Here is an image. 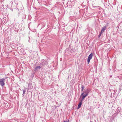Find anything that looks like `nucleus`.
<instances>
[{
	"label": "nucleus",
	"mask_w": 122,
	"mask_h": 122,
	"mask_svg": "<svg viewBox=\"0 0 122 122\" xmlns=\"http://www.w3.org/2000/svg\"><path fill=\"white\" fill-rule=\"evenodd\" d=\"M47 63V62L46 61H43L42 64L43 65H45V64H46Z\"/></svg>",
	"instance_id": "obj_9"
},
{
	"label": "nucleus",
	"mask_w": 122,
	"mask_h": 122,
	"mask_svg": "<svg viewBox=\"0 0 122 122\" xmlns=\"http://www.w3.org/2000/svg\"><path fill=\"white\" fill-rule=\"evenodd\" d=\"M69 120H68V121H65L66 122H69Z\"/></svg>",
	"instance_id": "obj_12"
},
{
	"label": "nucleus",
	"mask_w": 122,
	"mask_h": 122,
	"mask_svg": "<svg viewBox=\"0 0 122 122\" xmlns=\"http://www.w3.org/2000/svg\"><path fill=\"white\" fill-rule=\"evenodd\" d=\"M63 122H66L65 121H64Z\"/></svg>",
	"instance_id": "obj_13"
},
{
	"label": "nucleus",
	"mask_w": 122,
	"mask_h": 122,
	"mask_svg": "<svg viewBox=\"0 0 122 122\" xmlns=\"http://www.w3.org/2000/svg\"><path fill=\"white\" fill-rule=\"evenodd\" d=\"M107 28V26H105L104 27L102 28V29L101 30V33H102L106 30Z\"/></svg>",
	"instance_id": "obj_4"
},
{
	"label": "nucleus",
	"mask_w": 122,
	"mask_h": 122,
	"mask_svg": "<svg viewBox=\"0 0 122 122\" xmlns=\"http://www.w3.org/2000/svg\"><path fill=\"white\" fill-rule=\"evenodd\" d=\"M81 88H82L81 91L82 92L84 88V87L83 85H82L81 86Z\"/></svg>",
	"instance_id": "obj_8"
},
{
	"label": "nucleus",
	"mask_w": 122,
	"mask_h": 122,
	"mask_svg": "<svg viewBox=\"0 0 122 122\" xmlns=\"http://www.w3.org/2000/svg\"><path fill=\"white\" fill-rule=\"evenodd\" d=\"M40 65H41V63H40Z\"/></svg>",
	"instance_id": "obj_14"
},
{
	"label": "nucleus",
	"mask_w": 122,
	"mask_h": 122,
	"mask_svg": "<svg viewBox=\"0 0 122 122\" xmlns=\"http://www.w3.org/2000/svg\"><path fill=\"white\" fill-rule=\"evenodd\" d=\"M23 95H24L25 94V90L24 89L23 90Z\"/></svg>",
	"instance_id": "obj_11"
},
{
	"label": "nucleus",
	"mask_w": 122,
	"mask_h": 122,
	"mask_svg": "<svg viewBox=\"0 0 122 122\" xmlns=\"http://www.w3.org/2000/svg\"><path fill=\"white\" fill-rule=\"evenodd\" d=\"M89 92V91L87 89H85L84 91L83 92L81 93V96H82L83 95V94H85L86 95H87Z\"/></svg>",
	"instance_id": "obj_2"
},
{
	"label": "nucleus",
	"mask_w": 122,
	"mask_h": 122,
	"mask_svg": "<svg viewBox=\"0 0 122 122\" xmlns=\"http://www.w3.org/2000/svg\"><path fill=\"white\" fill-rule=\"evenodd\" d=\"M40 68H41V67L40 66H37L35 68V71H36L38 69H40Z\"/></svg>",
	"instance_id": "obj_7"
},
{
	"label": "nucleus",
	"mask_w": 122,
	"mask_h": 122,
	"mask_svg": "<svg viewBox=\"0 0 122 122\" xmlns=\"http://www.w3.org/2000/svg\"><path fill=\"white\" fill-rule=\"evenodd\" d=\"M102 33H101V32H100V34H99V35H98V37H100V36H101L102 34Z\"/></svg>",
	"instance_id": "obj_10"
},
{
	"label": "nucleus",
	"mask_w": 122,
	"mask_h": 122,
	"mask_svg": "<svg viewBox=\"0 0 122 122\" xmlns=\"http://www.w3.org/2000/svg\"><path fill=\"white\" fill-rule=\"evenodd\" d=\"M87 95H86L85 94H83L82 96H81L82 97L81 99V101H82L85 98V97L87 96Z\"/></svg>",
	"instance_id": "obj_5"
},
{
	"label": "nucleus",
	"mask_w": 122,
	"mask_h": 122,
	"mask_svg": "<svg viewBox=\"0 0 122 122\" xmlns=\"http://www.w3.org/2000/svg\"><path fill=\"white\" fill-rule=\"evenodd\" d=\"M5 79L4 78L0 79V84L1 86H4Z\"/></svg>",
	"instance_id": "obj_1"
},
{
	"label": "nucleus",
	"mask_w": 122,
	"mask_h": 122,
	"mask_svg": "<svg viewBox=\"0 0 122 122\" xmlns=\"http://www.w3.org/2000/svg\"><path fill=\"white\" fill-rule=\"evenodd\" d=\"M93 56V54H90L88 57L87 59V62L89 64L90 61V60L92 58Z\"/></svg>",
	"instance_id": "obj_3"
},
{
	"label": "nucleus",
	"mask_w": 122,
	"mask_h": 122,
	"mask_svg": "<svg viewBox=\"0 0 122 122\" xmlns=\"http://www.w3.org/2000/svg\"><path fill=\"white\" fill-rule=\"evenodd\" d=\"M82 101H81L79 102V104L78 106L77 109H79L81 107L82 104Z\"/></svg>",
	"instance_id": "obj_6"
}]
</instances>
